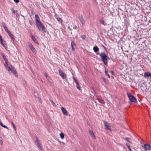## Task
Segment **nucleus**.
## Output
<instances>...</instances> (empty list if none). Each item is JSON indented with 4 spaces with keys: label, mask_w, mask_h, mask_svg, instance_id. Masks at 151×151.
Wrapping results in <instances>:
<instances>
[{
    "label": "nucleus",
    "mask_w": 151,
    "mask_h": 151,
    "mask_svg": "<svg viewBox=\"0 0 151 151\" xmlns=\"http://www.w3.org/2000/svg\"><path fill=\"white\" fill-rule=\"evenodd\" d=\"M97 55H99L101 57V60L104 62L106 65H107L108 59V57L104 52H101L100 53H98Z\"/></svg>",
    "instance_id": "obj_1"
},
{
    "label": "nucleus",
    "mask_w": 151,
    "mask_h": 151,
    "mask_svg": "<svg viewBox=\"0 0 151 151\" xmlns=\"http://www.w3.org/2000/svg\"><path fill=\"white\" fill-rule=\"evenodd\" d=\"M36 25L40 31L42 32L43 33L46 32L45 26L41 22L38 23L36 24Z\"/></svg>",
    "instance_id": "obj_2"
},
{
    "label": "nucleus",
    "mask_w": 151,
    "mask_h": 151,
    "mask_svg": "<svg viewBox=\"0 0 151 151\" xmlns=\"http://www.w3.org/2000/svg\"><path fill=\"white\" fill-rule=\"evenodd\" d=\"M5 67L9 72L10 71H11L17 77L18 74L17 73L16 71L12 66L11 65V66L10 67H9L8 65H7V67Z\"/></svg>",
    "instance_id": "obj_3"
},
{
    "label": "nucleus",
    "mask_w": 151,
    "mask_h": 151,
    "mask_svg": "<svg viewBox=\"0 0 151 151\" xmlns=\"http://www.w3.org/2000/svg\"><path fill=\"white\" fill-rule=\"evenodd\" d=\"M127 95L130 101L134 103L137 102L136 99L131 93H128Z\"/></svg>",
    "instance_id": "obj_4"
},
{
    "label": "nucleus",
    "mask_w": 151,
    "mask_h": 151,
    "mask_svg": "<svg viewBox=\"0 0 151 151\" xmlns=\"http://www.w3.org/2000/svg\"><path fill=\"white\" fill-rule=\"evenodd\" d=\"M27 45L30 49L34 53H36L37 51L35 48L33 47L32 44L30 42L27 43Z\"/></svg>",
    "instance_id": "obj_5"
},
{
    "label": "nucleus",
    "mask_w": 151,
    "mask_h": 151,
    "mask_svg": "<svg viewBox=\"0 0 151 151\" xmlns=\"http://www.w3.org/2000/svg\"><path fill=\"white\" fill-rule=\"evenodd\" d=\"M58 72L59 75L62 78L65 79L66 78V75L62 71L60 68L59 69Z\"/></svg>",
    "instance_id": "obj_6"
},
{
    "label": "nucleus",
    "mask_w": 151,
    "mask_h": 151,
    "mask_svg": "<svg viewBox=\"0 0 151 151\" xmlns=\"http://www.w3.org/2000/svg\"><path fill=\"white\" fill-rule=\"evenodd\" d=\"M142 147L144 148V151H146L149 150L150 149L151 146L149 144H145L144 146H142Z\"/></svg>",
    "instance_id": "obj_7"
},
{
    "label": "nucleus",
    "mask_w": 151,
    "mask_h": 151,
    "mask_svg": "<svg viewBox=\"0 0 151 151\" xmlns=\"http://www.w3.org/2000/svg\"><path fill=\"white\" fill-rule=\"evenodd\" d=\"M104 126L105 127V129H106L110 130L111 128L109 124L107 123L106 122H104Z\"/></svg>",
    "instance_id": "obj_8"
},
{
    "label": "nucleus",
    "mask_w": 151,
    "mask_h": 151,
    "mask_svg": "<svg viewBox=\"0 0 151 151\" xmlns=\"http://www.w3.org/2000/svg\"><path fill=\"white\" fill-rule=\"evenodd\" d=\"M78 18L82 24V25H84L85 23V21L83 19L82 15H80L79 16Z\"/></svg>",
    "instance_id": "obj_9"
},
{
    "label": "nucleus",
    "mask_w": 151,
    "mask_h": 151,
    "mask_svg": "<svg viewBox=\"0 0 151 151\" xmlns=\"http://www.w3.org/2000/svg\"><path fill=\"white\" fill-rule=\"evenodd\" d=\"M71 46L72 49L73 51L74 50L76 47V45L74 42L73 40H71Z\"/></svg>",
    "instance_id": "obj_10"
},
{
    "label": "nucleus",
    "mask_w": 151,
    "mask_h": 151,
    "mask_svg": "<svg viewBox=\"0 0 151 151\" xmlns=\"http://www.w3.org/2000/svg\"><path fill=\"white\" fill-rule=\"evenodd\" d=\"M61 109L64 115L65 116H68V112L66 109L63 107H61Z\"/></svg>",
    "instance_id": "obj_11"
},
{
    "label": "nucleus",
    "mask_w": 151,
    "mask_h": 151,
    "mask_svg": "<svg viewBox=\"0 0 151 151\" xmlns=\"http://www.w3.org/2000/svg\"><path fill=\"white\" fill-rule=\"evenodd\" d=\"M0 42L2 44V45L4 47H5V45H6L5 44L6 42L4 40L2 39V37L0 35Z\"/></svg>",
    "instance_id": "obj_12"
},
{
    "label": "nucleus",
    "mask_w": 151,
    "mask_h": 151,
    "mask_svg": "<svg viewBox=\"0 0 151 151\" xmlns=\"http://www.w3.org/2000/svg\"><path fill=\"white\" fill-rule=\"evenodd\" d=\"M35 18L36 24L38 23L41 22L40 21V18L39 17V16L38 15L36 14L35 15Z\"/></svg>",
    "instance_id": "obj_13"
},
{
    "label": "nucleus",
    "mask_w": 151,
    "mask_h": 151,
    "mask_svg": "<svg viewBox=\"0 0 151 151\" xmlns=\"http://www.w3.org/2000/svg\"><path fill=\"white\" fill-rule=\"evenodd\" d=\"M144 76L145 77H151V73L148 72H146L144 73Z\"/></svg>",
    "instance_id": "obj_14"
},
{
    "label": "nucleus",
    "mask_w": 151,
    "mask_h": 151,
    "mask_svg": "<svg viewBox=\"0 0 151 151\" xmlns=\"http://www.w3.org/2000/svg\"><path fill=\"white\" fill-rule=\"evenodd\" d=\"M3 58L5 61V63L4 64V65L5 67H6L8 65V60L6 57L5 56H4L3 57Z\"/></svg>",
    "instance_id": "obj_15"
},
{
    "label": "nucleus",
    "mask_w": 151,
    "mask_h": 151,
    "mask_svg": "<svg viewBox=\"0 0 151 151\" xmlns=\"http://www.w3.org/2000/svg\"><path fill=\"white\" fill-rule=\"evenodd\" d=\"M89 132L90 134L91 135L94 139H96V137L92 130H89Z\"/></svg>",
    "instance_id": "obj_16"
},
{
    "label": "nucleus",
    "mask_w": 151,
    "mask_h": 151,
    "mask_svg": "<svg viewBox=\"0 0 151 151\" xmlns=\"http://www.w3.org/2000/svg\"><path fill=\"white\" fill-rule=\"evenodd\" d=\"M2 26L4 28L5 30L7 33L9 31V30L8 29L7 27H6V25L5 24V23L4 22L2 23Z\"/></svg>",
    "instance_id": "obj_17"
},
{
    "label": "nucleus",
    "mask_w": 151,
    "mask_h": 151,
    "mask_svg": "<svg viewBox=\"0 0 151 151\" xmlns=\"http://www.w3.org/2000/svg\"><path fill=\"white\" fill-rule=\"evenodd\" d=\"M31 38L32 40L34 41V42L36 44H37L38 45L39 44V43L38 42L37 40L33 36V35H32Z\"/></svg>",
    "instance_id": "obj_18"
},
{
    "label": "nucleus",
    "mask_w": 151,
    "mask_h": 151,
    "mask_svg": "<svg viewBox=\"0 0 151 151\" xmlns=\"http://www.w3.org/2000/svg\"><path fill=\"white\" fill-rule=\"evenodd\" d=\"M7 33L9 35V36L12 38L13 40H14V37L13 35L11 33V32L10 31H9V32H7Z\"/></svg>",
    "instance_id": "obj_19"
},
{
    "label": "nucleus",
    "mask_w": 151,
    "mask_h": 151,
    "mask_svg": "<svg viewBox=\"0 0 151 151\" xmlns=\"http://www.w3.org/2000/svg\"><path fill=\"white\" fill-rule=\"evenodd\" d=\"M93 50L95 52H97L99 51V48L98 47L96 46L93 47Z\"/></svg>",
    "instance_id": "obj_20"
},
{
    "label": "nucleus",
    "mask_w": 151,
    "mask_h": 151,
    "mask_svg": "<svg viewBox=\"0 0 151 151\" xmlns=\"http://www.w3.org/2000/svg\"><path fill=\"white\" fill-rule=\"evenodd\" d=\"M100 23L105 26L107 25V23L103 20H100Z\"/></svg>",
    "instance_id": "obj_21"
},
{
    "label": "nucleus",
    "mask_w": 151,
    "mask_h": 151,
    "mask_svg": "<svg viewBox=\"0 0 151 151\" xmlns=\"http://www.w3.org/2000/svg\"><path fill=\"white\" fill-rule=\"evenodd\" d=\"M124 139L126 140L129 143H131L132 142L131 139L129 138L128 137H125Z\"/></svg>",
    "instance_id": "obj_22"
},
{
    "label": "nucleus",
    "mask_w": 151,
    "mask_h": 151,
    "mask_svg": "<svg viewBox=\"0 0 151 151\" xmlns=\"http://www.w3.org/2000/svg\"><path fill=\"white\" fill-rule=\"evenodd\" d=\"M37 145L38 147L40 148L41 149H42V144L40 142H37Z\"/></svg>",
    "instance_id": "obj_23"
},
{
    "label": "nucleus",
    "mask_w": 151,
    "mask_h": 151,
    "mask_svg": "<svg viewBox=\"0 0 151 151\" xmlns=\"http://www.w3.org/2000/svg\"><path fill=\"white\" fill-rule=\"evenodd\" d=\"M97 100L99 101L102 104H104L105 103V102L103 100L100 99H99V98H97Z\"/></svg>",
    "instance_id": "obj_24"
},
{
    "label": "nucleus",
    "mask_w": 151,
    "mask_h": 151,
    "mask_svg": "<svg viewBox=\"0 0 151 151\" xmlns=\"http://www.w3.org/2000/svg\"><path fill=\"white\" fill-rule=\"evenodd\" d=\"M126 145H127L128 149L130 151H132V150L130 148V145L127 143H126Z\"/></svg>",
    "instance_id": "obj_25"
},
{
    "label": "nucleus",
    "mask_w": 151,
    "mask_h": 151,
    "mask_svg": "<svg viewBox=\"0 0 151 151\" xmlns=\"http://www.w3.org/2000/svg\"><path fill=\"white\" fill-rule=\"evenodd\" d=\"M34 94L35 96L36 97L38 98V92L37 91H34Z\"/></svg>",
    "instance_id": "obj_26"
},
{
    "label": "nucleus",
    "mask_w": 151,
    "mask_h": 151,
    "mask_svg": "<svg viewBox=\"0 0 151 151\" xmlns=\"http://www.w3.org/2000/svg\"><path fill=\"white\" fill-rule=\"evenodd\" d=\"M60 136L61 139H63L64 138V135L63 133H61L60 134Z\"/></svg>",
    "instance_id": "obj_27"
},
{
    "label": "nucleus",
    "mask_w": 151,
    "mask_h": 151,
    "mask_svg": "<svg viewBox=\"0 0 151 151\" xmlns=\"http://www.w3.org/2000/svg\"><path fill=\"white\" fill-rule=\"evenodd\" d=\"M57 20L60 23H62V19L61 18H57Z\"/></svg>",
    "instance_id": "obj_28"
},
{
    "label": "nucleus",
    "mask_w": 151,
    "mask_h": 151,
    "mask_svg": "<svg viewBox=\"0 0 151 151\" xmlns=\"http://www.w3.org/2000/svg\"><path fill=\"white\" fill-rule=\"evenodd\" d=\"M11 123L12 124V125L13 126V127L14 128V129L15 130V131H16V127L15 126V125L14 124V123H13V122H11Z\"/></svg>",
    "instance_id": "obj_29"
},
{
    "label": "nucleus",
    "mask_w": 151,
    "mask_h": 151,
    "mask_svg": "<svg viewBox=\"0 0 151 151\" xmlns=\"http://www.w3.org/2000/svg\"><path fill=\"white\" fill-rule=\"evenodd\" d=\"M105 75L106 76H107L109 78H110V76L108 74L107 71L105 70Z\"/></svg>",
    "instance_id": "obj_30"
},
{
    "label": "nucleus",
    "mask_w": 151,
    "mask_h": 151,
    "mask_svg": "<svg viewBox=\"0 0 151 151\" xmlns=\"http://www.w3.org/2000/svg\"><path fill=\"white\" fill-rule=\"evenodd\" d=\"M102 78L103 80V81L106 83H107V82H108V81H107V80L105 78H103V77H102Z\"/></svg>",
    "instance_id": "obj_31"
},
{
    "label": "nucleus",
    "mask_w": 151,
    "mask_h": 151,
    "mask_svg": "<svg viewBox=\"0 0 151 151\" xmlns=\"http://www.w3.org/2000/svg\"><path fill=\"white\" fill-rule=\"evenodd\" d=\"M73 79L74 80V81L76 83V84H78V81L76 79V78L75 77H73Z\"/></svg>",
    "instance_id": "obj_32"
},
{
    "label": "nucleus",
    "mask_w": 151,
    "mask_h": 151,
    "mask_svg": "<svg viewBox=\"0 0 151 151\" xmlns=\"http://www.w3.org/2000/svg\"><path fill=\"white\" fill-rule=\"evenodd\" d=\"M76 85H77L76 87L78 89H79V90H81V87L80 86L79 84V83H78V84H76Z\"/></svg>",
    "instance_id": "obj_33"
},
{
    "label": "nucleus",
    "mask_w": 151,
    "mask_h": 151,
    "mask_svg": "<svg viewBox=\"0 0 151 151\" xmlns=\"http://www.w3.org/2000/svg\"><path fill=\"white\" fill-rule=\"evenodd\" d=\"M81 37L82 39L85 40L86 39V36L85 35H81Z\"/></svg>",
    "instance_id": "obj_34"
},
{
    "label": "nucleus",
    "mask_w": 151,
    "mask_h": 151,
    "mask_svg": "<svg viewBox=\"0 0 151 151\" xmlns=\"http://www.w3.org/2000/svg\"><path fill=\"white\" fill-rule=\"evenodd\" d=\"M51 103H52V105L54 106H55L56 105L55 103L54 102H53L51 100Z\"/></svg>",
    "instance_id": "obj_35"
},
{
    "label": "nucleus",
    "mask_w": 151,
    "mask_h": 151,
    "mask_svg": "<svg viewBox=\"0 0 151 151\" xmlns=\"http://www.w3.org/2000/svg\"><path fill=\"white\" fill-rule=\"evenodd\" d=\"M38 142H40L39 140L38 139L37 137H36V138L35 142L37 143Z\"/></svg>",
    "instance_id": "obj_36"
},
{
    "label": "nucleus",
    "mask_w": 151,
    "mask_h": 151,
    "mask_svg": "<svg viewBox=\"0 0 151 151\" xmlns=\"http://www.w3.org/2000/svg\"><path fill=\"white\" fill-rule=\"evenodd\" d=\"M73 28L74 29H76L77 28V27L76 25H73Z\"/></svg>",
    "instance_id": "obj_37"
},
{
    "label": "nucleus",
    "mask_w": 151,
    "mask_h": 151,
    "mask_svg": "<svg viewBox=\"0 0 151 151\" xmlns=\"http://www.w3.org/2000/svg\"><path fill=\"white\" fill-rule=\"evenodd\" d=\"M14 1L17 3H18L19 2V0H14Z\"/></svg>",
    "instance_id": "obj_38"
},
{
    "label": "nucleus",
    "mask_w": 151,
    "mask_h": 151,
    "mask_svg": "<svg viewBox=\"0 0 151 151\" xmlns=\"http://www.w3.org/2000/svg\"><path fill=\"white\" fill-rule=\"evenodd\" d=\"M2 127H4L5 128H6V129H8V127H6V126H5V125H3L2 126Z\"/></svg>",
    "instance_id": "obj_39"
},
{
    "label": "nucleus",
    "mask_w": 151,
    "mask_h": 151,
    "mask_svg": "<svg viewBox=\"0 0 151 151\" xmlns=\"http://www.w3.org/2000/svg\"><path fill=\"white\" fill-rule=\"evenodd\" d=\"M44 75L46 77H47L48 76L47 74L46 73H44Z\"/></svg>",
    "instance_id": "obj_40"
},
{
    "label": "nucleus",
    "mask_w": 151,
    "mask_h": 151,
    "mask_svg": "<svg viewBox=\"0 0 151 151\" xmlns=\"http://www.w3.org/2000/svg\"><path fill=\"white\" fill-rule=\"evenodd\" d=\"M16 12V11L15 10H13L12 11V13L14 14Z\"/></svg>",
    "instance_id": "obj_41"
},
{
    "label": "nucleus",
    "mask_w": 151,
    "mask_h": 151,
    "mask_svg": "<svg viewBox=\"0 0 151 151\" xmlns=\"http://www.w3.org/2000/svg\"><path fill=\"white\" fill-rule=\"evenodd\" d=\"M3 143V141L2 140H0V144L2 145Z\"/></svg>",
    "instance_id": "obj_42"
},
{
    "label": "nucleus",
    "mask_w": 151,
    "mask_h": 151,
    "mask_svg": "<svg viewBox=\"0 0 151 151\" xmlns=\"http://www.w3.org/2000/svg\"><path fill=\"white\" fill-rule=\"evenodd\" d=\"M0 125L2 127V126L4 125L1 122H0Z\"/></svg>",
    "instance_id": "obj_43"
},
{
    "label": "nucleus",
    "mask_w": 151,
    "mask_h": 151,
    "mask_svg": "<svg viewBox=\"0 0 151 151\" xmlns=\"http://www.w3.org/2000/svg\"><path fill=\"white\" fill-rule=\"evenodd\" d=\"M111 72L113 75H114V72L113 71H111Z\"/></svg>",
    "instance_id": "obj_44"
},
{
    "label": "nucleus",
    "mask_w": 151,
    "mask_h": 151,
    "mask_svg": "<svg viewBox=\"0 0 151 151\" xmlns=\"http://www.w3.org/2000/svg\"><path fill=\"white\" fill-rule=\"evenodd\" d=\"M37 98H38L39 99L40 101L41 100V99L40 97L38 96Z\"/></svg>",
    "instance_id": "obj_45"
},
{
    "label": "nucleus",
    "mask_w": 151,
    "mask_h": 151,
    "mask_svg": "<svg viewBox=\"0 0 151 151\" xmlns=\"http://www.w3.org/2000/svg\"><path fill=\"white\" fill-rule=\"evenodd\" d=\"M1 55L3 57H4V56H5V55L3 53H2Z\"/></svg>",
    "instance_id": "obj_46"
},
{
    "label": "nucleus",
    "mask_w": 151,
    "mask_h": 151,
    "mask_svg": "<svg viewBox=\"0 0 151 151\" xmlns=\"http://www.w3.org/2000/svg\"><path fill=\"white\" fill-rule=\"evenodd\" d=\"M68 29H69L70 30H71H71H72V29H70V27H68Z\"/></svg>",
    "instance_id": "obj_47"
},
{
    "label": "nucleus",
    "mask_w": 151,
    "mask_h": 151,
    "mask_svg": "<svg viewBox=\"0 0 151 151\" xmlns=\"http://www.w3.org/2000/svg\"><path fill=\"white\" fill-rule=\"evenodd\" d=\"M92 89H93V91L95 92V90L93 87L92 88Z\"/></svg>",
    "instance_id": "obj_48"
}]
</instances>
